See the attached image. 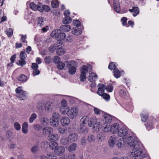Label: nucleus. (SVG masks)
<instances>
[{
	"label": "nucleus",
	"instance_id": "4c0bfd02",
	"mask_svg": "<svg viewBox=\"0 0 159 159\" xmlns=\"http://www.w3.org/2000/svg\"><path fill=\"white\" fill-rule=\"evenodd\" d=\"M57 54L58 55H62L65 53L64 49L62 48H59L56 51Z\"/></svg>",
	"mask_w": 159,
	"mask_h": 159
},
{
	"label": "nucleus",
	"instance_id": "e2e57ef3",
	"mask_svg": "<svg viewBox=\"0 0 159 159\" xmlns=\"http://www.w3.org/2000/svg\"><path fill=\"white\" fill-rule=\"evenodd\" d=\"M6 33L8 36H10L13 34L12 30L11 28H9L8 30L6 31Z\"/></svg>",
	"mask_w": 159,
	"mask_h": 159
},
{
	"label": "nucleus",
	"instance_id": "ddd939ff",
	"mask_svg": "<svg viewBox=\"0 0 159 159\" xmlns=\"http://www.w3.org/2000/svg\"><path fill=\"white\" fill-rule=\"evenodd\" d=\"M65 148L64 147L61 146L58 147L57 148H56L54 150L55 153L58 155H62L65 152Z\"/></svg>",
	"mask_w": 159,
	"mask_h": 159
},
{
	"label": "nucleus",
	"instance_id": "de8ad7c7",
	"mask_svg": "<svg viewBox=\"0 0 159 159\" xmlns=\"http://www.w3.org/2000/svg\"><path fill=\"white\" fill-rule=\"evenodd\" d=\"M60 61V58L57 56H55L54 57L53 59V61L54 63L57 64Z\"/></svg>",
	"mask_w": 159,
	"mask_h": 159
},
{
	"label": "nucleus",
	"instance_id": "c756f323",
	"mask_svg": "<svg viewBox=\"0 0 159 159\" xmlns=\"http://www.w3.org/2000/svg\"><path fill=\"white\" fill-rule=\"evenodd\" d=\"M76 143H73L70 145L68 147V150L69 152H72L75 151L77 148Z\"/></svg>",
	"mask_w": 159,
	"mask_h": 159
},
{
	"label": "nucleus",
	"instance_id": "bb28decb",
	"mask_svg": "<svg viewBox=\"0 0 159 159\" xmlns=\"http://www.w3.org/2000/svg\"><path fill=\"white\" fill-rule=\"evenodd\" d=\"M101 128V123L99 122H95L93 125V131H98Z\"/></svg>",
	"mask_w": 159,
	"mask_h": 159
},
{
	"label": "nucleus",
	"instance_id": "7ed1b4c3",
	"mask_svg": "<svg viewBox=\"0 0 159 159\" xmlns=\"http://www.w3.org/2000/svg\"><path fill=\"white\" fill-rule=\"evenodd\" d=\"M61 31L59 30H54L51 33V35L58 41L62 40L65 38L66 34Z\"/></svg>",
	"mask_w": 159,
	"mask_h": 159
},
{
	"label": "nucleus",
	"instance_id": "c03bdc74",
	"mask_svg": "<svg viewBox=\"0 0 159 159\" xmlns=\"http://www.w3.org/2000/svg\"><path fill=\"white\" fill-rule=\"evenodd\" d=\"M37 118V115L34 113L32 114L29 118V122L30 123H32L34 120Z\"/></svg>",
	"mask_w": 159,
	"mask_h": 159
},
{
	"label": "nucleus",
	"instance_id": "1a4fd4ad",
	"mask_svg": "<svg viewBox=\"0 0 159 159\" xmlns=\"http://www.w3.org/2000/svg\"><path fill=\"white\" fill-rule=\"evenodd\" d=\"M120 126L119 125L116 123L113 124L110 128V131L114 134H116L120 129Z\"/></svg>",
	"mask_w": 159,
	"mask_h": 159
},
{
	"label": "nucleus",
	"instance_id": "13d9d810",
	"mask_svg": "<svg viewBox=\"0 0 159 159\" xmlns=\"http://www.w3.org/2000/svg\"><path fill=\"white\" fill-rule=\"evenodd\" d=\"M14 127L17 130H19L20 129V124L18 123V122H15L14 124Z\"/></svg>",
	"mask_w": 159,
	"mask_h": 159
},
{
	"label": "nucleus",
	"instance_id": "8fccbe9b",
	"mask_svg": "<svg viewBox=\"0 0 159 159\" xmlns=\"http://www.w3.org/2000/svg\"><path fill=\"white\" fill-rule=\"evenodd\" d=\"M43 17H39L38 19V23L39 24L40 26L42 27L43 25Z\"/></svg>",
	"mask_w": 159,
	"mask_h": 159
},
{
	"label": "nucleus",
	"instance_id": "0eeeda50",
	"mask_svg": "<svg viewBox=\"0 0 159 159\" xmlns=\"http://www.w3.org/2000/svg\"><path fill=\"white\" fill-rule=\"evenodd\" d=\"M80 70L81 74L80 79L81 81H84L86 78V73L88 72V67L85 65H84L80 69Z\"/></svg>",
	"mask_w": 159,
	"mask_h": 159
},
{
	"label": "nucleus",
	"instance_id": "393cba45",
	"mask_svg": "<svg viewBox=\"0 0 159 159\" xmlns=\"http://www.w3.org/2000/svg\"><path fill=\"white\" fill-rule=\"evenodd\" d=\"M45 108L48 111H51L53 109V104L51 102H48L46 104Z\"/></svg>",
	"mask_w": 159,
	"mask_h": 159
},
{
	"label": "nucleus",
	"instance_id": "37998d69",
	"mask_svg": "<svg viewBox=\"0 0 159 159\" xmlns=\"http://www.w3.org/2000/svg\"><path fill=\"white\" fill-rule=\"evenodd\" d=\"M69 141V140L68 138H62L60 140V143L61 144L65 145L68 143Z\"/></svg>",
	"mask_w": 159,
	"mask_h": 159
},
{
	"label": "nucleus",
	"instance_id": "20e7f679",
	"mask_svg": "<svg viewBox=\"0 0 159 159\" xmlns=\"http://www.w3.org/2000/svg\"><path fill=\"white\" fill-rule=\"evenodd\" d=\"M76 62L75 61H72L66 63V67L69 70L68 73L71 75L75 74L76 72V66L75 64Z\"/></svg>",
	"mask_w": 159,
	"mask_h": 159
},
{
	"label": "nucleus",
	"instance_id": "f257e3e1",
	"mask_svg": "<svg viewBox=\"0 0 159 159\" xmlns=\"http://www.w3.org/2000/svg\"><path fill=\"white\" fill-rule=\"evenodd\" d=\"M127 144L132 149L131 152L133 157L139 158H144L147 156V154L143 152L142 149L139 148L141 146L140 142L138 141L137 139L134 136H130L128 138Z\"/></svg>",
	"mask_w": 159,
	"mask_h": 159
},
{
	"label": "nucleus",
	"instance_id": "dca6fc26",
	"mask_svg": "<svg viewBox=\"0 0 159 159\" xmlns=\"http://www.w3.org/2000/svg\"><path fill=\"white\" fill-rule=\"evenodd\" d=\"M53 130L52 128L49 127H46L44 128L43 129V133L45 135H49L52 134Z\"/></svg>",
	"mask_w": 159,
	"mask_h": 159
},
{
	"label": "nucleus",
	"instance_id": "5701e85b",
	"mask_svg": "<svg viewBox=\"0 0 159 159\" xmlns=\"http://www.w3.org/2000/svg\"><path fill=\"white\" fill-rule=\"evenodd\" d=\"M97 75L96 74L92 73L90 74L88 77V80L91 82L95 81L97 78Z\"/></svg>",
	"mask_w": 159,
	"mask_h": 159
},
{
	"label": "nucleus",
	"instance_id": "774afa93",
	"mask_svg": "<svg viewBox=\"0 0 159 159\" xmlns=\"http://www.w3.org/2000/svg\"><path fill=\"white\" fill-rule=\"evenodd\" d=\"M34 128L35 130L38 131L41 129L42 127L39 125H36L34 126Z\"/></svg>",
	"mask_w": 159,
	"mask_h": 159
},
{
	"label": "nucleus",
	"instance_id": "09e8293b",
	"mask_svg": "<svg viewBox=\"0 0 159 159\" xmlns=\"http://www.w3.org/2000/svg\"><path fill=\"white\" fill-rule=\"evenodd\" d=\"M100 95L106 100H109L110 99V96L107 93H103Z\"/></svg>",
	"mask_w": 159,
	"mask_h": 159
},
{
	"label": "nucleus",
	"instance_id": "49530a36",
	"mask_svg": "<svg viewBox=\"0 0 159 159\" xmlns=\"http://www.w3.org/2000/svg\"><path fill=\"white\" fill-rule=\"evenodd\" d=\"M30 7L31 9L34 10L36 11L38 9L37 5H36L34 3L32 2L30 4Z\"/></svg>",
	"mask_w": 159,
	"mask_h": 159
},
{
	"label": "nucleus",
	"instance_id": "bf43d9fd",
	"mask_svg": "<svg viewBox=\"0 0 159 159\" xmlns=\"http://www.w3.org/2000/svg\"><path fill=\"white\" fill-rule=\"evenodd\" d=\"M73 23L74 25L76 26L77 27L80 26L81 25L80 22L78 20L73 21Z\"/></svg>",
	"mask_w": 159,
	"mask_h": 159
},
{
	"label": "nucleus",
	"instance_id": "f704fd0d",
	"mask_svg": "<svg viewBox=\"0 0 159 159\" xmlns=\"http://www.w3.org/2000/svg\"><path fill=\"white\" fill-rule=\"evenodd\" d=\"M59 2L57 0H52L51 2L52 7L53 8H56L59 6Z\"/></svg>",
	"mask_w": 159,
	"mask_h": 159
},
{
	"label": "nucleus",
	"instance_id": "69168bd1",
	"mask_svg": "<svg viewBox=\"0 0 159 159\" xmlns=\"http://www.w3.org/2000/svg\"><path fill=\"white\" fill-rule=\"evenodd\" d=\"M127 19L125 17H124L121 18V21L122 22V25H125L127 24L126 21Z\"/></svg>",
	"mask_w": 159,
	"mask_h": 159
},
{
	"label": "nucleus",
	"instance_id": "2f4dec72",
	"mask_svg": "<svg viewBox=\"0 0 159 159\" xmlns=\"http://www.w3.org/2000/svg\"><path fill=\"white\" fill-rule=\"evenodd\" d=\"M28 123L25 122L22 125V130L23 133L26 134L28 132Z\"/></svg>",
	"mask_w": 159,
	"mask_h": 159
},
{
	"label": "nucleus",
	"instance_id": "a211bd4d",
	"mask_svg": "<svg viewBox=\"0 0 159 159\" xmlns=\"http://www.w3.org/2000/svg\"><path fill=\"white\" fill-rule=\"evenodd\" d=\"M78 138V134L76 133H73L69 134L68 136V139L69 140L75 141Z\"/></svg>",
	"mask_w": 159,
	"mask_h": 159
},
{
	"label": "nucleus",
	"instance_id": "5fc2aeb1",
	"mask_svg": "<svg viewBox=\"0 0 159 159\" xmlns=\"http://www.w3.org/2000/svg\"><path fill=\"white\" fill-rule=\"evenodd\" d=\"M42 8L43 9V11L44 10L45 11L48 12L50 10V7L48 5H44L42 6Z\"/></svg>",
	"mask_w": 159,
	"mask_h": 159
},
{
	"label": "nucleus",
	"instance_id": "39448f33",
	"mask_svg": "<svg viewBox=\"0 0 159 159\" xmlns=\"http://www.w3.org/2000/svg\"><path fill=\"white\" fill-rule=\"evenodd\" d=\"M115 62L110 63L108 66V68L112 70H113L114 75L116 78H119L120 75V72L116 68Z\"/></svg>",
	"mask_w": 159,
	"mask_h": 159
},
{
	"label": "nucleus",
	"instance_id": "ea45409f",
	"mask_svg": "<svg viewBox=\"0 0 159 159\" xmlns=\"http://www.w3.org/2000/svg\"><path fill=\"white\" fill-rule=\"evenodd\" d=\"M95 137L93 134H89L88 137V140L90 142H92L95 140Z\"/></svg>",
	"mask_w": 159,
	"mask_h": 159
},
{
	"label": "nucleus",
	"instance_id": "b1692460",
	"mask_svg": "<svg viewBox=\"0 0 159 159\" xmlns=\"http://www.w3.org/2000/svg\"><path fill=\"white\" fill-rule=\"evenodd\" d=\"M58 136L57 134H51L48 137V139L50 141H55L58 139Z\"/></svg>",
	"mask_w": 159,
	"mask_h": 159
},
{
	"label": "nucleus",
	"instance_id": "a878e982",
	"mask_svg": "<svg viewBox=\"0 0 159 159\" xmlns=\"http://www.w3.org/2000/svg\"><path fill=\"white\" fill-rule=\"evenodd\" d=\"M69 110V107L68 106H61L60 108V111L63 114H67Z\"/></svg>",
	"mask_w": 159,
	"mask_h": 159
},
{
	"label": "nucleus",
	"instance_id": "6ab92c4d",
	"mask_svg": "<svg viewBox=\"0 0 159 159\" xmlns=\"http://www.w3.org/2000/svg\"><path fill=\"white\" fill-rule=\"evenodd\" d=\"M89 121V117L86 116H84L80 119V123L87 126V124H88Z\"/></svg>",
	"mask_w": 159,
	"mask_h": 159
},
{
	"label": "nucleus",
	"instance_id": "680f3d73",
	"mask_svg": "<svg viewBox=\"0 0 159 159\" xmlns=\"http://www.w3.org/2000/svg\"><path fill=\"white\" fill-rule=\"evenodd\" d=\"M23 91L21 89L20 87H18L16 89V93H17L16 95H19L21 93L23 92Z\"/></svg>",
	"mask_w": 159,
	"mask_h": 159
},
{
	"label": "nucleus",
	"instance_id": "c85d7f7f",
	"mask_svg": "<svg viewBox=\"0 0 159 159\" xmlns=\"http://www.w3.org/2000/svg\"><path fill=\"white\" fill-rule=\"evenodd\" d=\"M69 61H66L65 62L63 63L60 61L57 64V67L58 69L62 70L65 66H66V63L68 62Z\"/></svg>",
	"mask_w": 159,
	"mask_h": 159
},
{
	"label": "nucleus",
	"instance_id": "7c9ffc66",
	"mask_svg": "<svg viewBox=\"0 0 159 159\" xmlns=\"http://www.w3.org/2000/svg\"><path fill=\"white\" fill-rule=\"evenodd\" d=\"M105 138L104 134L101 132L98 133L97 136V139L99 141H102L105 139Z\"/></svg>",
	"mask_w": 159,
	"mask_h": 159
},
{
	"label": "nucleus",
	"instance_id": "79ce46f5",
	"mask_svg": "<svg viewBox=\"0 0 159 159\" xmlns=\"http://www.w3.org/2000/svg\"><path fill=\"white\" fill-rule=\"evenodd\" d=\"M133 16H136L139 13V9L137 7H133Z\"/></svg>",
	"mask_w": 159,
	"mask_h": 159
},
{
	"label": "nucleus",
	"instance_id": "6e6d98bb",
	"mask_svg": "<svg viewBox=\"0 0 159 159\" xmlns=\"http://www.w3.org/2000/svg\"><path fill=\"white\" fill-rule=\"evenodd\" d=\"M38 147L37 146H34L31 149V152L34 153H36L38 150Z\"/></svg>",
	"mask_w": 159,
	"mask_h": 159
},
{
	"label": "nucleus",
	"instance_id": "a19ab883",
	"mask_svg": "<svg viewBox=\"0 0 159 159\" xmlns=\"http://www.w3.org/2000/svg\"><path fill=\"white\" fill-rule=\"evenodd\" d=\"M47 159H57V157L53 153H48L46 156Z\"/></svg>",
	"mask_w": 159,
	"mask_h": 159
},
{
	"label": "nucleus",
	"instance_id": "4468645a",
	"mask_svg": "<svg viewBox=\"0 0 159 159\" xmlns=\"http://www.w3.org/2000/svg\"><path fill=\"white\" fill-rule=\"evenodd\" d=\"M60 122L63 126H66L70 123V120L67 117H63L61 119Z\"/></svg>",
	"mask_w": 159,
	"mask_h": 159
},
{
	"label": "nucleus",
	"instance_id": "412c9836",
	"mask_svg": "<svg viewBox=\"0 0 159 159\" xmlns=\"http://www.w3.org/2000/svg\"><path fill=\"white\" fill-rule=\"evenodd\" d=\"M82 31V30L81 29L76 27L73 28L72 29L71 32L72 34L75 35H78L81 34Z\"/></svg>",
	"mask_w": 159,
	"mask_h": 159
},
{
	"label": "nucleus",
	"instance_id": "6e6552de",
	"mask_svg": "<svg viewBox=\"0 0 159 159\" xmlns=\"http://www.w3.org/2000/svg\"><path fill=\"white\" fill-rule=\"evenodd\" d=\"M78 132L80 134H87L89 132V129L87 126L80 123V125L78 128Z\"/></svg>",
	"mask_w": 159,
	"mask_h": 159
},
{
	"label": "nucleus",
	"instance_id": "4be33fe9",
	"mask_svg": "<svg viewBox=\"0 0 159 159\" xmlns=\"http://www.w3.org/2000/svg\"><path fill=\"white\" fill-rule=\"evenodd\" d=\"M70 29V27L69 25H65L61 26L59 29L62 32H68Z\"/></svg>",
	"mask_w": 159,
	"mask_h": 159
},
{
	"label": "nucleus",
	"instance_id": "2eb2a0df",
	"mask_svg": "<svg viewBox=\"0 0 159 159\" xmlns=\"http://www.w3.org/2000/svg\"><path fill=\"white\" fill-rule=\"evenodd\" d=\"M57 43L52 45L49 47L48 50L50 52H52L54 51L57 49V47L61 45L62 42L61 41H59Z\"/></svg>",
	"mask_w": 159,
	"mask_h": 159
},
{
	"label": "nucleus",
	"instance_id": "f03ea898",
	"mask_svg": "<svg viewBox=\"0 0 159 159\" xmlns=\"http://www.w3.org/2000/svg\"><path fill=\"white\" fill-rule=\"evenodd\" d=\"M61 118V117L58 113L57 112L54 113L50 120V124L52 126L56 127L59 125V120Z\"/></svg>",
	"mask_w": 159,
	"mask_h": 159
},
{
	"label": "nucleus",
	"instance_id": "423d86ee",
	"mask_svg": "<svg viewBox=\"0 0 159 159\" xmlns=\"http://www.w3.org/2000/svg\"><path fill=\"white\" fill-rule=\"evenodd\" d=\"M78 113V109L77 108L72 107L70 110H69L67 115L71 118L74 119L76 117Z\"/></svg>",
	"mask_w": 159,
	"mask_h": 159
},
{
	"label": "nucleus",
	"instance_id": "473e14b6",
	"mask_svg": "<svg viewBox=\"0 0 159 159\" xmlns=\"http://www.w3.org/2000/svg\"><path fill=\"white\" fill-rule=\"evenodd\" d=\"M105 121L104 123L105 124H110L111 123L112 119L111 117L109 115H107L104 117Z\"/></svg>",
	"mask_w": 159,
	"mask_h": 159
},
{
	"label": "nucleus",
	"instance_id": "e433bc0d",
	"mask_svg": "<svg viewBox=\"0 0 159 159\" xmlns=\"http://www.w3.org/2000/svg\"><path fill=\"white\" fill-rule=\"evenodd\" d=\"M18 80L21 81H25L27 80V77L23 74H21L17 78Z\"/></svg>",
	"mask_w": 159,
	"mask_h": 159
},
{
	"label": "nucleus",
	"instance_id": "9d476101",
	"mask_svg": "<svg viewBox=\"0 0 159 159\" xmlns=\"http://www.w3.org/2000/svg\"><path fill=\"white\" fill-rule=\"evenodd\" d=\"M127 139H126L125 137L120 139L117 144V147L119 148L123 147L126 143V142L127 143Z\"/></svg>",
	"mask_w": 159,
	"mask_h": 159
},
{
	"label": "nucleus",
	"instance_id": "f3484780",
	"mask_svg": "<svg viewBox=\"0 0 159 159\" xmlns=\"http://www.w3.org/2000/svg\"><path fill=\"white\" fill-rule=\"evenodd\" d=\"M114 9L117 13H119L120 9L118 0H114L113 2Z\"/></svg>",
	"mask_w": 159,
	"mask_h": 159
},
{
	"label": "nucleus",
	"instance_id": "cd10ccee",
	"mask_svg": "<svg viewBox=\"0 0 159 159\" xmlns=\"http://www.w3.org/2000/svg\"><path fill=\"white\" fill-rule=\"evenodd\" d=\"M49 147L50 149L55 150L58 148V144L55 141H51L49 144Z\"/></svg>",
	"mask_w": 159,
	"mask_h": 159
},
{
	"label": "nucleus",
	"instance_id": "aec40b11",
	"mask_svg": "<svg viewBox=\"0 0 159 159\" xmlns=\"http://www.w3.org/2000/svg\"><path fill=\"white\" fill-rule=\"evenodd\" d=\"M116 141V137L114 136H111L109 139L108 144L111 147H113Z\"/></svg>",
	"mask_w": 159,
	"mask_h": 159
},
{
	"label": "nucleus",
	"instance_id": "9b49d317",
	"mask_svg": "<svg viewBox=\"0 0 159 159\" xmlns=\"http://www.w3.org/2000/svg\"><path fill=\"white\" fill-rule=\"evenodd\" d=\"M98 88L97 93L100 95L104 93V90L106 89V85L103 84H99L98 86Z\"/></svg>",
	"mask_w": 159,
	"mask_h": 159
},
{
	"label": "nucleus",
	"instance_id": "c9c22d12",
	"mask_svg": "<svg viewBox=\"0 0 159 159\" xmlns=\"http://www.w3.org/2000/svg\"><path fill=\"white\" fill-rule=\"evenodd\" d=\"M62 21L65 24L69 23L71 22V19L70 16H65V17L63 19Z\"/></svg>",
	"mask_w": 159,
	"mask_h": 159
},
{
	"label": "nucleus",
	"instance_id": "864d4df0",
	"mask_svg": "<svg viewBox=\"0 0 159 159\" xmlns=\"http://www.w3.org/2000/svg\"><path fill=\"white\" fill-rule=\"evenodd\" d=\"M52 60L50 57L48 56H47L44 59V61L46 64H49L51 63Z\"/></svg>",
	"mask_w": 159,
	"mask_h": 159
},
{
	"label": "nucleus",
	"instance_id": "052dcab7",
	"mask_svg": "<svg viewBox=\"0 0 159 159\" xmlns=\"http://www.w3.org/2000/svg\"><path fill=\"white\" fill-rule=\"evenodd\" d=\"M106 89L109 92H111L112 91L113 87L111 85H108L107 86H106Z\"/></svg>",
	"mask_w": 159,
	"mask_h": 159
},
{
	"label": "nucleus",
	"instance_id": "a18cd8bd",
	"mask_svg": "<svg viewBox=\"0 0 159 159\" xmlns=\"http://www.w3.org/2000/svg\"><path fill=\"white\" fill-rule=\"evenodd\" d=\"M66 157L68 159H77L76 155L72 153H69L67 155Z\"/></svg>",
	"mask_w": 159,
	"mask_h": 159
},
{
	"label": "nucleus",
	"instance_id": "4d7b16f0",
	"mask_svg": "<svg viewBox=\"0 0 159 159\" xmlns=\"http://www.w3.org/2000/svg\"><path fill=\"white\" fill-rule=\"evenodd\" d=\"M26 54L24 52L21 51L20 54V59L25 60L26 58Z\"/></svg>",
	"mask_w": 159,
	"mask_h": 159
},
{
	"label": "nucleus",
	"instance_id": "603ef678",
	"mask_svg": "<svg viewBox=\"0 0 159 159\" xmlns=\"http://www.w3.org/2000/svg\"><path fill=\"white\" fill-rule=\"evenodd\" d=\"M142 121L143 122H145L147 120L148 115L142 114L141 115Z\"/></svg>",
	"mask_w": 159,
	"mask_h": 159
},
{
	"label": "nucleus",
	"instance_id": "f8f14e48",
	"mask_svg": "<svg viewBox=\"0 0 159 159\" xmlns=\"http://www.w3.org/2000/svg\"><path fill=\"white\" fill-rule=\"evenodd\" d=\"M128 131L126 129H120L116 134L118 136L121 137L126 136L128 134Z\"/></svg>",
	"mask_w": 159,
	"mask_h": 159
},
{
	"label": "nucleus",
	"instance_id": "58836bf2",
	"mask_svg": "<svg viewBox=\"0 0 159 159\" xmlns=\"http://www.w3.org/2000/svg\"><path fill=\"white\" fill-rule=\"evenodd\" d=\"M26 92L23 91V92L21 93L19 95H16V96L20 98V99L24 100L26 96Z\"/></svg>",
	"mask_w": 159,
	"mask_h": 159
},
{
	"label": "nucleus",
	"instance_id": "0e129e2a",
	"mask_svg": "<svg viewBox=\"0 0 159 159\" xmlns=\"http://www.w3.org/2000/svg\"><path fill=\"white\" fill-rule=\"evenodd\" d=\"M146 128L148 129H150L153 128L152 124L150 122H147L146 125Z\"/></svg>",
	"mask_w": 159,
	"mask_h": 159
},
{
	"label": "nucleus",
	"instance_id": "338daca9",
	"mask_svg": "<svg viewBox=\"0 0 159 159\" xmlns=\"http://www.w3.org/2000/svg\"><path fill=\"white\" fill-rule=\"evenodd\" d=\"M37 107L38 108L39 111H42L44 107L43 104L42 103H39L37 106Z\"/></svg>",
	"mask_w": 159,
	"mask_h": 159
},
{
	"label": "nucleus",
	"instance_id": "3c124183",
	"mask_svg": "<svg viewBox=\"0 0 159 159\" xmlns=\"http://www.w3.org/2000/svg\"><path fill=\"white\" fill-rule=\"evenodd\" d=\"M26 61L24 59H20L17 62V64L20 65L22 66H23V65L26 64Z\"/></svg>",
	"mask_w": 159,
	"mask_h": 159
},
{
	"label": "nucleus",
	"instance_id": "72a5a7b5",
	"mask_svg": "<svg viewBox=\"0 0 159 159\" xmlns=\"http://www.w3.org/2000/svg\"><path fill=\"white\" fill-rule=\"evenodd\" d=\"M41 122L42 125L44 126H46L49 122V120L47 117H43L41 119Z\"/></svg>",
	"mask_w": 159,
	"mask_h": 159
}]
</instances>
